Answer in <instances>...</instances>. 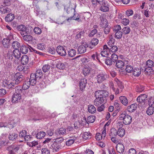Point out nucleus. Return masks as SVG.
I'll use <instances>...</instances> for the list:
<instances>
[{"mask_svg": "<svg viewBox=\"0 0 154 154\" xmlns=\"http://www.w3.org/2000/svg\"><path fill=\"white\" fill-rule=\"evenodd\" d=\"M147 96L145 94L140 95L137 98V101L139 103L145 104L146 102Z\"/></svg>", "mask_w": 154, "mask_h": 154, "instance_id": "9", "label": "nucleus"}, {"mask_svg": "<svg viewBox=\"0 0 154 154\" xmlns=\"http://www.w3.org/2000/svg\"><path fill=\"white\" fill-rule=\"evenodd\" d=\"M115 37L117 39L121 38L122 36V33L120 31H117L115 32Z\"/></svg>", "mask_w": 154, "mask_h": 154, "instance_id": "54", "label": "nucleus"}, {"mask_svg": "<svg viewBox=\"0 0 154 154\" xmlns=\"http://www.w3.org/2000/svg\"><path fill=\"white\" fill-rule=\"evenodd\" d=\"M76 54V51L73 49H72L68 51V54L69 56L73 57Z\"/></svg>", "mask_w": 154, "mask_h": 154, "instance_id": "41", "label": "nucleus"}, {"mask_svg": "<svg viewBox=\"0 0 154 154\" xmlns=\"http://www.w3.org/2000/svg\"><path fill=\"white\" fill-rule=\"evenodd\" d=\"M14 79L16 84H19L23 79V76L19 73H17L14 75Z\"/></svg>", "mask_w": 154, "mask_h": 154, "instance_id": "14", "label": "nucleus"}, {"mask_svg": "<svg viewBox=\"0 0 154 154\" xmlns=\"http://www.w3.org/2000/svg\"><path fill=\"white\" fill-rule=\"evenodd\" d=\"M26 134V131L25 130H23L20 133L19 136L20 137L24 138Z\"/></svg>", "mask_w": 154, "mask_h": 154, "instance_id": "63", "label": "nucleus"}, {"mask_svg": "<svg viewBox=\"0 0 154 154\" xmlns=\"http://www.w3.org/2000/svg\"><path fill=\"white\" fill-rule=\"evenodd\" d=\"M144 89V86L143 85L137 86L136 89L137 92H140L143 91Z\"/></svg>", "mask_w": 154, "mask_h": 154, "instance_id": "53", "label": "nucleus"}, {"mask_svg": "<svg viewBox=\"0 0 154 154\" xmlns=\"http://www.w3.org/2000/svg\"><path fill=\"white\" fill-rule=\"evenodd\" d=\"M111 47V48L109 50V52L110 54H111V52L115 53L118 51V48L117 46L113 45Z\"/></svg>", "mask_w": 154, "mask_h": 154, "instance_id": "44", "label": "nucleus"}, {"mask_svg": "<svg viewBox=\"0 0 154 154\" xmlns=\"http://www.w3.org/2000/svg\"><path fill=\"white\" fill-rule=\"evenodd\" d=\"M72 17L74 20H77L79 22L81 21V20L79 19L80 16L78 14L75 13Z\"/></svg>", "mask_w": 154, "mask_h": 154, "instance_id": "61", "label": "nucleus"}, {"mask_svg": "<svg viewBox=\"0 0 154 154\" xmlns=\"http://www.w3.org/2000/svg\"><path fill=\"white\" fill-rule=\"evenodd\" d=\"M154 62L151 60H148L146 62L144 70L146 74L149 75L153 73L152 68L154 66Z\"/></svg>", "mask_w": 154, "mask_h": 154, "instance_id": "1", "label": "nucleus"}, {"mask_svg": "<svg viewBox=\"0 0 154 154\" xmlns=\"http://www.w3.org/2000/svg\"><path fill=\"white\" fill-rule=\"evenodd\" d=\"M88 112L91 114L95 113L96 111V109L93 105H89L88 106Z\"/></svg>", "mask_w": 154, "mask_h": 154, "instance_id": "30", "label": "nucleus"}, {"mask_svg": "<svg viewBox=\"0 0 154 154\" xmlns=\"http://www.w3.org/2000/svg\"><path fill=\"white\" fill-rule=\"evenodd\" d=\"M115 41V39L112 37H110V40L108 43V45L110 47L114 45Z\"/></svg>", "mask_w": 154, "mask_h": 154, "instance_id": "58", "label": "nucleus"}, {"mask_svg": "<svg viewBox=\"0 0 154 154\" xmlns=\"http://www.w3.org/2000/svg\"><path fill=\"white\" fill-rule=\"evenodd\" d=\"M87 80L86 79H81L79 82L80 89L81 91H83L85 89L87 83Z\"/></svg>", "mask_w": 154, "mask_h": 154, "instance_id": "10", "label": "nucleus"}, {"mask_svg": "<svg viewBox=\"0 0 154 154\" xmlns=\"http://www.w3.org/2000/svg\"><path fill=\"white\" fill-rule=\"evenodd\" d=\"M95 92L98 93L100 96L103 97L104 100L106 99V97L109 96V93L106 91H99Z\"/></svg>", "mask_w": 154, "mask_h": 154, "instance_id": "21", "label": "nucleus"}, {"mask_svg": "<svg viewBox=\"0 0 154 154\" xmlns=\"http://www.w3.org/2000/svg\"><path fill=\"white\" fill-rule=\"evenodd\" d=\"M137 108V104H134L131 105L129 106H128L127 107V109L129 112H132L136 110Z\"/></svg>", "mask_w": 154, "mask_h": 154, "instance_id": "32", "label": "nucleus"}, {"mask_svg": "<svg viewBox=\"0 0 154 154\" xmlns=\"http://www.w3.org/2000/svg\"><path fill=\"white\" fill-rule=\"evenodd\" d=\"M56 50L57 53L61 56H65L66 54V50L62 46H58Z\"/></svg>", "mask_w": 154, "mask_h": 154, "instance_id": "13", "label": "nucleus"}, {"mask_svg": "<svg viewBox=\"0 0 154 154\" xmlns=\"http://www.w3.org/2000/svg\"><path fill=\"white\" fill-rule=\"evenodd\" d=\"M45 46L44 45L43 43H39L37 45V48L38 49L43 50L45 49Z\"/></svg>", "mask_w": 154, "mask_h": 154, "instance_id": "57", "label": "nucleus"}, {"mask_svg": "<svg viewBox=\"0 0 154 154\" xmlns=\"http://www.w3.org/2000/svg\"><path fill=\"white\" fill-rule=\"evenodd\" d=\"M15 93L18 94H20L23 93V94L25 95H26V91H23L22 87L20 86H17L15 88Z\"/></svg>", "mask_w": 154, "mask_h": 154, "instance_id": "23", "label": "nucleus"}, {"mask_svg": "<svg viewBox=\"0 0 154 154\" xmlns=\"http://www.w3.org/2000/svg\"><path fill=\"white\" fill-rule=\"evenodd\" d=\"M89 45L85 44L79 46L78 48V52L79 54H82L85 52L86 51V48L89 47Z\"/></svg>", "mask_w": 154, "mask_h": 154, "instance_id": "12", "label": "nucleus"}, {"mask_svg": "<svg viewBox=\"0 0 154 154\" xmlns=\"http://www.w3.org/2000/svg\"><path fill=\"white\" fill-rule=\"evenodd\" d=\"M94 94L96 99L94 101V104L98 106L103 103L105 100L103 97L100 96L98 93L95 92Z\"/></svg>", "mask_w": 154, "mask_h": 154, "instance_id": "7", "label": "nucleus"}, {"mask_svg": "<svg viewBox=\"0 0 154 154\" xmlns=\"http://www.w3.org/2000/svg\"><path fill=\"white\" fill-rule=\"evenodd\" d=\"M50 68V66L48 65H45L42 68V70L44 72H46L49 70Z\"/></svg>", "mask_w": 154, "mask_h": 154, "instance_id": "56", "label": "nucleus"}, {"mask_svg": "<svg viewBox=\"0 0 154 154\" xmlns=\"http://www.w3.org/2000/svg\"><path fill=\"white\" fill-rule=\"evenodd\" d=\"M90 69L89 68H84L83 70V74L85 75H87L90 73Z\"/></svg>", "mask_w": 154, "mask_h": 154, "instance_id": "55", "label": "nucleus"}, {"mask_svg": "<svg viewBox=\"0 0 154 154\" xmlns=\"http://www.w3.org/2000/svg\"><path fill=\"white\" fill-rule=\"evenodd\" d=\"M91 134L89 132H85L82 135V137L85 140H88L91 138Z\"/></svg>", "mask_w": 154, "mask_h": 154, "instance_id": "34", "label": "nucleus"}, {"mask_svg": "<svg viewBox=\"0 0 154 154\" xmlns=\"http://www.w3.org/2000/svg\"><path fill=\"white\" fill-rule=\"evenodd\" d=\"M122 31L123 34L126 35L128 34L130 32L131 30L130 27L126 26L122 29Z\"/></svg>", "mask_w": 154, "mask_h": 154, "instance_id": "38", "label": "nucleus"}, {"mask_svg": "<svg viewBox=\"0 0 154 154\" xmlns=\"http://www.w3.org/2000/svg\"><path fill=\"white\" fill-rule=\"evenodd\" d=\"M17 136V134L15 133H10L9 136V139L10 140H14L16 139Z\"/></svg>", "mask_w": 154, "mask_h": 154, "instance_id": "37", "label": "nucleus"}, {"mask_svg": "<svg viewBox=\"0 0 154 154\" xmlns=\"http://www.w3.org/2000/svg\"><path fill=\"white\" fill-rule=\"evenodd\" d=\"M97 30L96 29H94L92 30L89 34L88 36L89 37H93L96 33L97 32Z\"/></svg>", "mask_w": 154, "mask_h": 154, "instance_id": "62", "label": "nucleus"}, {"mask_svg": "<svg viewBox=\"0 0 154 154\" xmlns=\"http://www.w3.org/2000/svg\"><path fill=\"white\" fill-rule=\"evenodd\" d=\"M116 148L117 152L120 153H122L125 149L123 144L121 143H118L116 146Z\"/></svg>", "mask_w": 154, "mask_h": 154, "instance_id": "19", "label": "nucleus"}, {"mask_svg": "<svg viewBox=\"0 0 154 154\" xmlns=\"http://www.w3.org/2000/svg\"><path fill=\"white\" fill-rule=\"evenodd\" d=\"M113 134H114V136H116L118 135L119 136L121 137H123L125 133V130L124 129L122 128H119L117 131L116 130L113 129Z\"/></svg>", "mask_w": 154, "mask_h": 154, "instance_id": "8", "label": "nucleus"}, {"mask_svg": "<svg viewBox=\"0 0 154 154\" xmlns=\"http://www.w3.org/2000/svg\"><path fill=\"white\" fill-rule=\"evenodd\" d=\"M42 154H50V151L47 148H43L42 149Z\"/></svg>", "mask_w": 154, "mask_h": 154, "instance_id": "64", "label": "nucleus"}, {"mask_svg": "<svg viewBox=\"0 0 154 154\" xmlns=\"http://www.w3.org/2000/svg\"><path fill=\"white\" fill-rule=\"evenodd\" d=\"M45 133L44 131H40L38 132L36 136V137L38 139H41L43 138L45 135Z\"/></svg>", "mask_w": 154, "mask_h": 154, "instance_id": "39", "label": "nucleus"}, {"mask_svg": "<svg viewBox=\"0 0 154 154\" xmlns=\"http://www.w3.org/2000/svg\"><path fill=\"white\" fill-rule=\"evenodd\" d=\"M54 140L61 149L65 146L66 142L64 141V139L63 137L58 138L54 139Z\"/></svg>", "mask_w": 154, "mask_h": 154, "instance_id": "11", "label": "nucleus"}, {"mask_svg": "<svg viewBox=\"0 0 154 154\" xmlns=\"http://www.w3.org/2000/svg\"><path fill=\"white\" fill-rule=\"evenodd\" d=\"M119 100L121 103L125 106L128 105V100L127 98L125 96H120L119 98Z\"/></svg>", "mask_w": 154, "mask_h": 154, "instance_id": "27", "label": "nucleus"}, {"mask_svg": "<svg viewBox=\"0 0 154 154\" xmlns=\"http://www.w3.org/2000/svg\"><path fill=\"white\" fill-rule=\"evenodd\" d=\"M116 63V66L118 68H122L125 65V63L123 61L119 60H118Z\"/></svg>", "mask_w": 154, "mask_h": 154, "instance_id": "28", "label": "nucleus"}, {"mask_svg": "<svg viewBox=\"0 0 154 154\" xmlns=\"http://www.w3.org/2000/svg\"><path fill=\"white\" fill-rule=\"evenodd\" d=\"M49 148L52 149L54 152H57L59 149H61L54 140L49 145Z\"/></svg>", "mask_w": 154, "mask_h": 154, "instance_id": "15", "label": "nucleus"}, {"mask_svg": "<svg viewBox=\"0 0 154 154\" xmlns=\"http://www.w3.org/2000/svg\"><path fill=\"white\" fill-rule=\"evenodd\" d=\"M57 68L60 69H63L65 68V66L64 63L60 61L58 62L56 65Z\"/></svg>", "mask_w": 154, "mask_h": 154, "instance_id": "48", "label": "nucleus"}, {"mask_svg": "<svg viewBox=\"0 0 154 154\" xmlns=\"http://www.w3.org/2000/svg\"><path fill=\"white\" fill-rule=\"evenodd\" d=\"M133 70V67L131 65H127L126 66L125 69L126 71L128 73H130L132 72Z\"/></svg>", "mask_w": 154, "mask_h": 154, "instance_id": "52", "label": "nucleus"}, {"mask_svg": "<svg viewBox=\"0 0 154 154\" xmlns=\"http://www.w3.org/2000/svg\"><path fill=\"white\" fill-rule=\"evenodd\" d=\"M98 42L99 40L97 38H93L88 45H89L88 46L89 48H92L98 44Z\"/></svg>", "mask_w": 154, "mask_h": 154, "instance_id": "20", "label": "nucleus"}, {"mask_svg": "<svg viewBox=\"0 0 154 154\" xmlns=\"http://www.w3.org/2000/svg\"><path fill=\"white\" fill-rule=\"evenodd\" d=\"M17 29L20 31V34L21 35H24V33L26 32V27L23 25H20L18 26L17 27Z\"/></svg>", "mask_w": 154, "mask_h": 154, "instance_id": "22", "label": "nucleus"}, {"mask_svg": "<svg viewBox=\"0 0 154 154\" xmlns=\"http://www.w3.org/2000/svg\"><path fill=\"white\" fill-rule=\"evenodd\" d=\"M154 102H148V104L149 106L146 112L148 115H151L154 112V107L152 105L153 104Z\"/></svg>", "mask_w": 154, "mask_h": 154, "instance_id": "16", "label": "nucleus"}, {"mask_svg": "<svg viewBox=\"0 0 154 154\" xmlns=\"http://www.w3.org/2000/svg\"><path fill=\"white\" fill-rule=\"evenodd\" d=\"M132 72L133 75L134 76H138L141 73V71L138 68H134L133 69Z\"/></svg>", "mask_w": 154, "mask_h": 154, "instance_id": "35", "label": "nucleus"}, {"mask_svg": "<svg viewBox=\"0 0 154 154\" xmlns=\"http://www.w3.org/2000/svg\"><path fill=\"white\" fill-rule=\"evenodd\" d=\"M95 118L93 115L89 116L87 118V122L88 123H92L94 122L95 120Z\"/></svg>", "mask_w": 154, "mask_h": 154, "instance_id": "49", "label": "nucleus"}, {"mask_svg": "<svg viewBox=\"0 0 154 154\" xmlns=\"http://www.w3.org/2000/svg\"><path fill=\"white\" fill-rule=\"evenodd\" d=\"M113 61L111 58L109 57H108L105 60V63L108 65H110L112 63Z\"/></svg>", "mask_w": 154, "mask_h": 154, "instance_id": "60", "label": "nucleus"}, {"mask_svg": "<svg viewBox=\"0 0 154 154\" xmlns=\"http://www.w3.org/2000/svg\"><path fill=\"white\" fill-rule=\"evenodd\" d=\"M11 10L7 8H0V11H1L2 14H5L8 13H9L11 11Z\"/></svg>", "mask_w": 154, "mask_h": 154, "instance_id": "50", "label": "nucleus"}, {"mask_svg": "<svg viewBox=\"0 0 154 154\" xmlns=\"http://www.w3.org/2000/svg\"><path fill=\"white\" fill-rule=\"evenodd\" d=\"M28 47L26 45H22L20 47V51L23 54H26L28 51Z\"/></svg>", "mask_w": 154, "mask_h": 154, "instance_id": "33", "label": "nucleus"}, {"mask_svg": "<svg viewBox=\"0 0 154 154\" xmlns=\"http://www.w3.org/2000/svg\"><path fill=\"white\" fill-rule=\"evenodd\" d=\"M38 79V78L35 76L34 73H32L30 76L29 80L28 81L32 86H34L36 84Z\"/></svg>", "mask_w": 154, "mask_h": 154, "instance_id": "18", "label": "nucleus"}, {"mask_svg": "<svg viewBox=\"0 0 154 154\" xmlns=\"http://www.w3.org/2000/svg\"><path fill=\"white\" fill-rule=\"evenodd\" d=\"M120 120H123V124L126 125H130L132 121V117L125 112L121 113L119 116Z\"/></svg>", "mask_w": 154, "mask_h": 154, "instance_id": "3", "label": "nucleus"}, {"mask_svg": "<svg viewBox=\"0 0 154 154\" xmlns=\"http://www.w3.org/2000/svg\"><path fill=\"white\" fill-rule=\"evenodd\" d=\"M109 5L105 2L100 5V10L104 12H107L109 10Z\"/></svg>", "mask_w": 154, "mask_h": 154, "instance_id": "17", "label": "nucleus"}, {"mask_svg": "<svg viewBox=\"0 0 154 154\" xmlns=\"http://www.w3.org/2000/svg\"><path fill=\"white\" fill-rule=\"evenodd\" d=\"M23 37V39L26 41H29L33 40L32 37L30 35L28 34L27 32L24 33V35H21Z\"/></svg>", "mask_w": 154, "mask_h": 154, "instance_id": "25", "label": "nucleus"}, {"mask_svg": "<svg viewBox=\"0 0 154 154\" xmlns=\"http://www.w3.org/2000/svg\"><path fill=\"white\" fill-rule=\"evenodd\" d=\"M109 78V75L105 72L99 73L96 75L95 78L98 83H101L107 80Z\"/></svg>", "mask_w": 154, "mask_h": 154, "instance_id": "4", "label": "nucleus"}, {"mask_svg": "<svg viewBox=\"0 0 154 154\" xmlns=\"http://www.w3.org/2000/svg\"><path fill=\"white\" fill-rule=\"evenodd\" d=\"M21 56L20 52L18 49H14L12 51L11 49H9L7 53V57L10 60L12 61L13 56L14 57L20 58Z\"/></svg>", "mask_w": 154, "mask_h": 154, "instance_id": "2", "label": "nucleus"}, {"mask_svg": "<svg viewBox=\"0 0 154 154\" xmlns=\"http://www.w3.org/2000/svg\"><path fill=\"white\" fill-rule=\"evenodd\" d=\"M108 22L107 20L106 19H103L101 20V22H100V25L103 27H105L108 26Z\"/></svg>", "mask_w": 154, "mask_h": 154, "instance_id": "45", "label": "nucleus"}, {"mask_svg": "<svg viewBox=\"0 0 154 154\" xmlns=\"http://www.w3.org/2000/svg\"><path fill=\"white\" fill-rule=\"evenodd\" d=\"M34 31L36 34L39 35L42 32V30L40 28L38 27H35L34 29Z\"/></svg>", "mask_w": 154, "mask_h": 154, "instance_id": "59", "label": "nucleus"}, {"mask_svg": "<svg viewBox=\"0 0 154 154\" xmlns=\"http://www.w3.org/2000/svg\"><path fill=\"white\" fill-rule=\"evenodd\" d=\"M21 95L20 94L14 93L12 96V101L13 103L17 102L21 98Z\"/></svg>", "mask_w": 154, "mask_h": 154, "instance_id": "24", "label": "nucleus"}, {"mask_svg": "<svg viewBox=\"0 0 154 154\" xmlns=\"http://www.w3.org/2000/svg\"><path fill=\"white\" fill-rule=\"evenodd\" d=\"M30 85V83L28 80L26 81L23 83L22 87L23 90L25 91L26 90L29 88Z\"/></svg>", "mask_w": 154, "mask_h": 154, "instance_id": "31", "label": "nucleus"}, {"mask_svg": "<svg viewBox=\"0 0 154 154\" xmlns=\"http://www.w3.org/2000/svg\"><path fill=\"white\" fill-rule=\"evenodd\" d=\"M114 81L117 84V88L115 89V93L117 94L122 92L124 88V87L122 84V83L120 82L118 79L116 78L114 79Z\"/></svg>", "mask_w": 154, "mask_h": 154, "instance_id": "6", "label": "nucleus"}, {"mask_svg": "<svg viewBox=\"0 0 154 154\" xmlns=\"http://www.w3.org/2000/svg\"><path fill=\"white\" fill-rule=\"evenodd\" d=\"M34 74L37 78L39 79H41L43 76L42 72L41 69H37Z\"/></svg>", "mask_w": 154, "mask_h": 154, "instance_id": "36", "label": "nucleus"}, {"mask_svg": "<svg viewBox=\"0 0 154 154\" xmlns=\"http://www.w3.org/2000/svg\"><path fill=\"white\" fill-rule=\"evenodd\" d=\"M76 137H74L72 138H71L69 140L67 141L66 143V145L68 146H70L76 140Z\"/></svg>", "mask_w": 154, "mask_h": 154, "instance_id": "40", "label": "nucleus"}, {"mask_svg": "<svg viewBox=\"0 0 154 154\" xmlns=\"http://www.w3.org/2000/svg\"><path fill=\"white\" fill-rule=\"evenodd\" d=\"M14 18V14H7L5 17V20L6 21L10 22L13 20Z\"/></svg>", "mask_w": 154, "mask_h": 154, "instance_id": "29", "label": "nucleus"}, {"mask_svg": "<svg viewBox=\"0 0 154 154\" xmlns=\"http://www.w3.org/2000/svg\"><path fill=\"white\" fill-rule=\"evenodd\" d=\"M111 59L113 63H115L118 60V57L115 53H113L111 55Z\"/></svg>", "mask_w": 154, "mask_h": 154, "instance_id": "51", "label": "nucleus"}, {"mask_svg": "<svg viewBox=\"0 0 154 154\" xmlns=\"http://www.w3.org/2000/svg\"><path fill=\"white\" fill-rule=\"evenodd\" d=\"M29 61V57L27 55H24L22 56L21 62L23 65L26 64Z\"/></svg>", "mask_w": 154, "mask_h": 154, "instance_id": "26", "label": "nucleus"}, {"mask_svg": "<svg viewBox=\"0 0 154 154\" xmlns=\"http://www.w3.org/2000/svg\"><path fill=\"white\" fill-rule=\"evenodd\" d=\"M12 46L14 49H18L20 46V44L17 41H14L12 44Z\"/></svg>", "mask_w": 154, "mask_h": 154, "instance_id": "46", "label": "nucleus"}, {"mask_svg": "<svg viewBox=\"0 0 154 154\" xmlns=\"http://www.w3.org/2000/svg\"><path fill=\"white\" fill-rule=\"evenodd\" d=\"M58 132L60 135H64L66 133H67L68 131H66L65 128H62L59 129Z\"/></svg>", "mask_w": 154, "mask_h": 154, "instance_id": "47", "label": "nucleus"}, {"mask_svg": "<svg viewBox=\"0 0 154 154\" xmlns=\"http://www.w3.org/2000/svg\"><path fill=\"white\" fill-rule=\"evenodd\" d=\"M21 148L20 145L14 144L8 147L7 149L9 151V154H15V152H18Z\"/></svg>", "mask_w": 154, "mask_h": 154, "instance_id": "5", "label": "nucleus"}, {"mask_svg": "<svg viewBox=\"0 0 154 154\" xmlns=\"http://www.w3.org/2000/svg\"><path fill=\"white\" fill-rule=\"evenodd\" d=\"M53 140H54L49 138H47L43 141V143L44 144H47L49 147V145L52 143Z\"/></svg>", "mask_w": 154, "mask_h": 154, "instance_id": "43", "label": "nucleus"}, {"mask_svg": "<svg viewBox=\"0 0 154 154\" xmlns=\"http://www.w3.org/2000/svg\"><path fill=\"white\" fill-rule=\"evenodd\" d=\"M85 32L84 31H82L78 32L76 36V38L77 39H83L84 38V35Z\"/></svg>", "mask_w": 154, "mask_h": 154, "instance_id": "42", "label": "nucleus"}]
</instances>
